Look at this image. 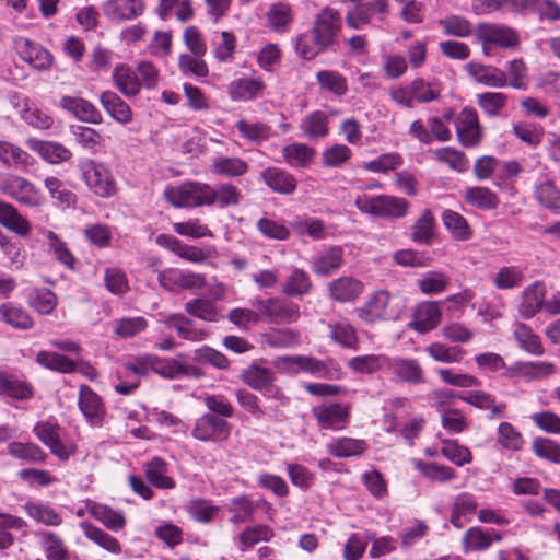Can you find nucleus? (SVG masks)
<instances>
[{
    "label": "nucleus",
    "mask_w": 560,
    "mask_h": 560,
    "mask_svg": "<svg viewBox=\"0 0 560 560\" xmlns=\"http://www.w3.org/2000/svg\"><path fill=\"white\" fill-rule=\"evenodd\" d=\"M342 19L338 10L326 7L314 18L311 35L300 34L295 38V50L304 59L311 60L332 48L338 40Z\"/></svg>",
    "instance_id": "1"
},
{
    "label": "nucleus",
    "mask_w": 560,
    "mask_h": 560,
    "mask_svg": "<svg viewBox=\"0 0 560 560\" xmlns=\"http://www.w3.org/2000/svg\"><path fill=\"white\" fill-rule=\"evenodd\" d=\"M275 365L278 370L291 374L303 371L316 377L330 380L340 378L341 375L340 366L331 358L320 361L313 357L283 355L276 359Z\"/></svg>",
    "instance_id": "2"
},
{
    "label": "nucleus",
    "mask_w": 560,
    "mask_h": 560,
    "mask_svg": "<svg viewBox=\"0 0 560 560\" xmlns=\"http://www.w3.org/2000/svg\"><path fill=\"white\" fill-rule=\"evenodd\" d=\"M354 205L359 211L377 218L401 219L409 211V202L394 195L358 196Z\"/></svg>",
    "instance_id": "3"
},
{
    "label": "nucleus",
    "mask_w": 560,
    "mask_h": 560,
    "mask_svg": "<svg viewBox=\"0 0 560 560\" xmlns=\"http://www.w3.org/2000/svg\"><path fill=\"white\" fill-rule=\"evenodd\" d=\"M210 185L199 182H186L178 186L164 189V197L175 208H192L207 206Z\"/></svg>",
    "instance_id": "4"
},
{
    "label": "nucleus",
    "mask_w": 560,
    "mask_h": 560,
    "mask_svg": "<svg viewBox=\"0 0 560 560\" xmlns=\"http://www.w3.org/2000/svg\"><path fill=\"white\" fill-rule=\"evenodd\" d=\"M476 37L481 43L486 55H489L491 47L511 49L520 45L518 33L502 24L481 23L477 27Z\"/></svg>",
    "instance_id": "5"
},
{
    "label": "nucleus",
    "mask_w": 560,
    "mask_h": 560,
    "mask_svg": "<svg viewBox=\"0 0 560 560\" xmlns=\"http://www.w3.org/2000/svg\"><path fill=\"white\" fill-rule=\"evenodd\" d=\"M0 191L28 207H37L43 201L39 189L26 178L15 174H0Z\"/></svg>",
    "instance_id": "6"
},
{
    "label": "nucleus",
    "mask_w": 560,
    "mask_h": 560,
    "mask_svg": "<svg viewBox=\"0 0 560 560\" xmlns=\"http://www.w3.org/2000/svg\"><path fill=\"white\" fill-rule=\"evenodd\" d=\"M82 175L88 187L98 197L109 198L116 192V180L104 164L86 160L81 165Z\"/></svg>",
    "instance_id": "7"
},
{
    "label": "nucleus",
    "mask_w": 560,
    "mask_h": 560,
    "mask_svg": "<svg viewBox=\"0 0 560 560\" xmlns=\"http://www.w3.org/2000/svg\"><path fill=\"white\" fill-rule=\"evenodd\" d=\"M33 433L50 450L52 455L62 462H67L77 451L74 443L60 440L59 425L56 422L49 420L37 422L33 428Z\"/></svg>",
    "instance_id": "8"
},
{
    "label": "nucleus",
    "mask_w": 560,
    "mask_h": 560,
    "mask_svg": "<svg viewBox=\"0 0 560 560\" xmlns=\"http://www.w3.org/2000/svg\"><path fill=\"white\" fill-rule=\"evenodd\" d=\"M159 283L167 291L198 290L206 285L203 275L179 268L162 270L158 277Z\"/></svg>",
    "instance_id": "9"
},
{
    "label": "nucleus",
    "mask_w": 560,
    "mask_h": 560,
    "mask_svg": "<svg viewBox=\"0 0 560 560\" xmlns=\"http://www.w3.org/2000/svg\"><path fill=\"white\" fill-rule=\"evenodd\" d=\"M13 47L20 58L36 70H47L52 66V55L27 37L15 36Z\"/></svg>",
    "instance_id": "10"
},
{
    "label": "nucleus",
    "mask_w": 560,
    "mask_h": 560,
    "mask_svg": "<svg viewBox=\"0 0 560 560\" xmlns=\"http://www.w3.org/2000/svg\"><path fill=\"white\" fill-rule=\"evenodd\" d=\"M312 415L320 429L338 431L349 422L350 411L346 404H322L312 408Z\"/></svg>",
    "instance_id": "11"
},
{
    "label": "nucleus",
    "mask_w": 560,
    "mask_h": 560,
    "mask_svg": "<svg viewBox=\"0 0 560 560\" xmlns=\"http://www.w3.org/2000/svg\"><path fill=\"white\" fill-rule=\"evenodd\" d=\"M455 127L462 145L470 148L480 143L482 131L475 109L469 107L462 109L455 118Z\"/></svg>",
    "instance_id": "12"
},
{
    "label": "nucleus",
    "mask_w": 560,
    "mask_h": 560,
    "mask_svg": "<svg viewBox=\"0 0 560 560\" xmlns=\"http://www.w3.org/2000/svg\"><path fill=\"white\" fill-rule=\"evenodd\" d=\"M229 423L212 413H205L196 420L192 436L200 441H225L230 435Z\"/></svg>",
    "instance_id": "13"
},
{
    "label": "nucleus",
    "mask_w": 560,
    "mask_h": 560,
    "mask_svg": "<svg viewBox=\"0 0 560 560\" xmlns=\"http://www.w3.org/2000/svg\"><path fill=\"white\" fill-rule=\"evenodd\" d=\"M144 10L143 0H106L102 4L104 16L114 23L135 20L141 16Z\"/></svg>",
    "instance_id": "14"
},
{
    "label": "nucleus",
    "mask_w": 560,
    "mask_h": 560,
    "mask_svg": "<svg viewBox=\"0 0 560 560\" xmlns=\"http://www.w3.org/2000/svg\"><path fill=\"white\" fill-rule=\"evenodd\" d=\"M254 306L259 311L260 319H269L275 323L280 319L294 322L300 316L296 304L278 299L258 300Z\"/></svg>",
    "instance_id": "15"
},
{
    "label": "nucleus",
    "mask_w": 560,
    "mask_h": 560,
    "mask_svg": "<svg viewBox=\"0 0 560 560\" xmlns=\"http://www.w3.org/2000/svg\"><path fill=\"white\" fill-rule=\"evenodd\" d=\"M386 370L398 381L415 385L424 383V371L416 359L388 357Z\"/></svg>",
    "instance_id": "16"
},
{
    "label": "nucleus",
    "mask_w": 560,
    "mask_h": 560,
    "mask_svg": "<svg viewBox=\"0 0 560 560\" xmlns=\"http://www.w3.org/2000/svg\"><path fill=\"white\" fill-rule=\"evenodd\" d=\"M389 294L386 291H377L366 302L355 310L358 317L365 323H375L392 318L388 313Z\"/></svg>",
    "instance_id": "17"
},
{
    "label": "nucleus",
    "mask_w": 560,
    "mask_h": 560,
    "mask_svg": "<svg viewBox=\"0 0 560 560\" xmlns=\"http://www.w3.org/2000/svg\"><path fill=\"white\" fill-rule=\"evenodd\" d=\"M154 373L166 380H176L179 377L199 378L202 373L200 369L194 365L185 364L174 358L155 357Z\"/></svg>",
    "instance_id": "18"
},
{
    "label": "nucleus",
    "mask_w": 560,
    "mask_h": 560,
    "mask_svg": "<svg viewBox=\"0 0 560 560\" xmlns=\"http://www.w3.org/2000/svg\"><path fill=\"white\" fill-rule=\"evenodd\" d=\"M442 318V311L439 302H422L415 312L410 326L418 332L424 334L435 328Z\"/></svg>",
    "instance_id": "19"
},
{
    "label": "nucleus",
    "mask_w": 560,
    "mask_h": 560,
    "mask_svg": "<svg viewBox=\"0 0 560 560\" xmlns=\"http://www.w3.org/2000/svg\"><path fill=\"white\" fill-rule=\"evenodd\" d=\"M25 143L28 149L38 153L42 159L51 164L69 161L72 156L71 151L59 142L28 138Z\"/></svg>",
    "instance_id": "20"
},
{
    "label": "nucleus",
    "mask_w": 560,
    "mask_h": 560,
    "mask_svg": "<svg viewBox=\"0 0 560 560\" xmlns=\"http://www.w3.org/2000/svg\"><path fill=\"white\" fill-rule=\"evenodd\" d=\"M345 262L343 249L330 246L313 257L311 269L317 276H329L339 270Z\"/></svg>",
    "instance_id": "21"
},
{
    "label": "nucleus",
    "mask_w": 560,
    "mask_h": 560,
    "mask_svg": "<svg viewBox=\"0 0 560 560\" xmlns=\"http://www.w3.org/2000/svg\"><path fill=\"white\" fill-rule=\"evenodd\" d=\"M363 283L349 276L339 277L328 284V292L331 300L348 303L358 299L363 292Z\"/></svg>",
    "instance_id": "22"
},
{
    "label": "nucleus",
    "mask_w": 560,
    "mask_h": 560,
    "mask_svg": "<svg viewBox=\"0 0 560 560\" xmlns=\"http://www.w3.org/2000/svg\"><path fill=\"white\" fill-rule=\"evenodd\" d=\"M265 88V82L259 78H241L229 84L228 93L234 102H248L260 97Z\"/></svg>",
    "instance_id": "23"
},
{
    "label": "nucleus",
    "mask_w": 560,
    "mask_h": 560,
    "mask_svg": "<svg viewBox=\"0 0 560 560\" xmlns=\"http://www.w3.org/2000/svg\"><path fill=\"white\" fill-rule=\"evenodd\" d=\"M60 106L81 121L97 125L103 120L101 112L88 100L63 96Z\"/></svg>",
    "instance_id": "24"
},
{
    "label": "nucleus",
    "mask_w": 560,
    "mask_h": 560,
    "mask_svg": "<svg viewBox=\"0 0 560 560\" xmlns=\"http://www.w3.org/2000/svg\"><path fill=\"white\" fill-rule=\"evenodd\" d=\"M545 298L546 289L541 282L536 281L527 285L521 295L520 315L527 319L534 317L542 308Z\"/></svg>",
    "instance_id": "25"
},
{
    "label": "nucleus",
    "mask_w": 560,
    "mask_h": 560,
    "mask_svg": "<svg viewBox=\"0 0 560 560\" xmlns=\"http://www.w3.org/2000/svg\"><path fill=\"white\" fill-rule=\"evenodd\" d=\"M79 408L84 415L85 419L96 425L102 423L104 417V406L101 397L93 392L89 386L81 385L79 393Z\"/></svg>",
    "instance_id": "26"
},
{
    "label": "nucleus",
    "mask_w": 560,
    "mask_h": 560,
    "mask_svg": "<svg viewBox=\"0 0 560 560\" xmlns=\"http://www.w3.org/2000/svg\"><path fill=\"white\" fill-rule=\"evenodd\" d=\"M0 224L20 237L28 236L32 230L30 221L23 217L13 205L1 199Z\"/></svg>",
    "instance_id": "27"
},
{
    "label": "nucleus",
    "mask_w": 560,
    "mask_h": 560,
    "mask_svg": "<svg viewBox=\"0 0 560 560\" xmlns=\"http://www.w3.org/2000/svg\"><path fill=\"white\" fill-rule=\"evenodd\" d=\"M465 70L478 83L483 85L491 88H503L508 84L506 74L493 66L469 62L465 66Z\"/></svg>",
    "instance_id": "28"
},
{
    "label": "nucleus",
    "mask_w": 560,
    "mask_h": 560,
    "mask_svg": "<svg viewBox=\"0 0 560 560\" xmlns=\"http://www.w3.org/2000/svg\"><path fill=\"white\" fill-rule=\"evenodd\" d=\"M534 197L539 205L560 213V189L548 176L542 175L535 183Z\"/></svg>",
    "instance_id": "29"
},
{
    "label": "nucleus",
    "mask_w": 560,
    "mask_h": 560,
    "mask_svg": "<svg viewBox=\"0 0 560 560\" xmlns=\"http://www.w3.org/2000/svg\"><path fill=\"white\" fill-rule=\"evenodd\" d=\"M105 112L117 122L127 125L132 121L133 114L130 106L113 91H105L100 96Z\"/></svg>",
    "instance_id": "30"
},
{
    "label": "nucleus",
    "mask_w": 560,
    "mask_h": 560,
    "mask_svg": "<svg viewBox=\"0 0 560 560\" xmlns=\"http://www.w3.org/2000/svg\"><path fill=\"white\" fill-rule=\"evenodd\" d=\"M261 177L266 185L275 192L290 195L298 186L295 177L289 172L279 167H268L262 171Z\"/></svg>",
    "instance_id": "31"
},
{
    "label": "nucleus",
    "mask_w": 560,
    "mask_h": 560,
    "mask_svg": "<svg viewBox=\"0 0 560 560\" xmlns=\"http://www.w3.org/2000/svg\"><path fill=\"white\" fill-rule=\"evenodd\" d=\"M114 85L127 97H133L139 94L141 83L138 74L129 66L119 63L115 66L112 74Z\"/></svg>",
    "instance_id": "32"
},
{
    "label": "nucleus",
    "mask_w": 560,
    "mask_h": 560,
    "mask_svg": "<svg viewBox=\"0 0 560 560\" xmlns=\"http://www.w3.org/2000/svg\"><path fill=\"white\" fill-rule=\"evenodd\" d=\"M89 513L107 529L119 532L126 526V517L121 511L112 509L102 503L92 502L88 504Z\"/></svg>",
    "instance_id": "33"
},
{
    "label": "nucleus",
    "mask_w": 560,
    "mask_h": 560,
    "mask_svg": "<svg viewBox=\"0 0 560 560\" xmlns=\"http://www.w3.org/2000/svg\"><path fill=\"white\" fill-rule=\"evenodd\" d=\"M281 153L284 162L289 166L293 168H306L313 163L316 151L305 143L293 142L284 145Z\"/></svg>",
    "instance_id": "34"
},
{
    "label": "nucleus",
    "mask_w": 560,
    "mask_h": 560,
    "mask_svg": "<svg viewBox=\"0 0 560 560\" xmlns=\"http://www.w3.org/2000/svg\"><path fill=\"white\" fill-rule=\"evenodd\" d=\"M14 107L21 119L33 128L46 130L54 124V118L50 115L37 108L26 98L16 102Z\"/></svg>",
    "instance_id": "35"
},
{
    "label": "nucleus",
    "mask_w": 560,
    "mask_h": 560,
    "mask_svg": "<svg viewBox=\"0 0 560 560\" xmlns=\"http://www.w3.org/2000/svg\"><path fill=\"white\" fill-rule=\"evenodd\" d=\"M0 162L8 167L26 171L33 166L34 159L21 147L9 141H0Z\"/></svg>",
    "instance_id": "36"
},
{
    "label": "nucleus",
    "mask_w": 560,
    "mask_h": 560,
    "mask_svg": "<svg viewBox=\"0 0 560 560\" xmlns=\"http://www.w3.org/2000/svg\"><path fill=\"white\" fill-rule=\"evenodd\" d=\"M326 448L331 456L346 458L363 454L368 448V443L364 440L343 436L332 439L327 443Z\"/></svg>",
    "instance_id": "37"
},
{
    "label": "nucleus",
    "mask_w": 560,
    "mask_h": 560,
    "mask_svg": "<svg viewBox=\"0 0 560 560\" xmlns=\"http://www.w3.org/2000/svg\"><path fill=\"white\" fill-rule=\"evenodd\" d=\"M477 508L478 504L471 493L463 492L456 495L450 522L456 528L464 527L469 522L470 516L476 513Z\"/></svg>",
    "instance_id": "38"
},
{
    "label": "nucleus",
    "mask_w": 560,
    "mask_h": 560,
    "mask_svg": "<svg viewBox=\"0 0 560 560\" xmlns=\"http://www.w3.org/2000/svg\"><path fill=\"white\" fill-rule=\"evenodd\" d=\"M167 328L175 329L177 335L190 341H200L205 338L202 330L192 327V322L180 313H173L160 319Z\"/></svg>",
    "instance_id": "39"
},
{
    "label": "nucleus",
    "mask_w": 560,
    "mask_h": 560,
    "mask_svg": "<svg viewBox=\"0 0 560 560\" xmlns=\"http://www.w3.org/2000/svg\"><path fill=\"white\" fill-rule=\"evenodd\" d=\"M23 509L26 515L36 523L45 526H59L62 516L50 505L37 501H27Z\"/></svg>",
    "instance_id": "40"
},
{
    "label": "nucleus",
    "mask_w": 560,
    "mask_h": 560,
    "mask_svg": "<svg viewBox=\"0 0 560 560\" xmlns=\"http://www.w3.org/2000/svg\"><path fill=\"white\" fill-rule=\"evenodd\" d=\"M312 280L308 273L298 267H292L290 273L287 277L281 292L289 296H303L311 292Z\"/></svg>",
    "instance_id": "41"
},
{
    "label": "nucleus",
    "mask_w": 560,
    "mask_h": 560,
    "mask_svg": "<svg viewBox=\"0 0 560 560\" xmlns=\"http://www.w3.org/2000/svg\"><path fill=\"white\" fill-rule=\"evenodd\" d=\"M0 319L14 329L26 330L34 326L31 315L11 302L0 304Z\"/></svg>",
    "instance_id": "42"
},
{
    "label": "nucleus",
    "mask_w": 560,
    "mask_h": 560,
    "mask_svg": "<svg viewBox=\"0 0 560 560\" xmlns=\"http://www.w3.org/2000/svg\"><path fill=\"white\" fill-rule=\"evenodd\" d=\"M435 218L430 209H424L411 228V240L418 244H430L435 230Z\"/></svg>",
    "instance_id": "43"
},
{
    "label": "nucleus",
    "mask_w": 560,
    "mask_h": 560,
    "mask_svg": "<svg viewBox=\"0 0 560 560\" xmlns=\"http://www.w3.org/2000/svg\"><path fill=\"white\" fill-rule=\"evenodd\" d=\"M316 81L320 90L326 91L335 96L341 97L348 92V83L346 77L336 70H319L316 73Z\"/></svg>",
    "instance_id": "44"
},
{
    "label": "nucleus",
    "mask_w": 560,
    "mask_h": 560,
    "mask_svg": "<svg viewBox=\"0 0 560 560\" xmlns=\"http://www.w3.org/2000/svg\"><path fill=\"white\" fill-rule=\"evenodd\" d=\"M40 548L47 560H68L69 552L63 540L55 533L43 530L38 533Z\"/></svg>",
    "instance_id": "45"
},
{
    "label": "nucleus",
    "mask_w": 560,
    "mask_h": 560,
    "mask_svg": "<svg viewBox=\"0 0 560 560\" xmlns=\"http://www.w3.org/2000/svg\"><path fill=\"white\" fill-rule=\"evenodd\" d=\"M243 381L256 390H273V372L265 366L250 365L243 372Z\"/></svg>",
    "instance_id": "46"
},
{
    "label": "nucleus",
    "mask_w": 560,
    "mask_h": 560,
    "mask_svg": "<svg viewBox=\"0 0 560 560\" xmlns=\"http://www.w3.org/2000/svg\"><path fill=\"white\" fill-rule=\"evenodd\" d=\"M300 128L310 139L324 138L329 132L328 116L322 110L312 112L302 119Z\"/></svg>",
    "instance_id": "47"
},
{
    "label": "nucleus",
    "mask_w": 560,
    "mask_h": 560,
    "mask_svg": "<svg viewBox=\"0 0 560 560\" xmlns=\"http://www.w3.org/2000/svg\"><path fill=\"white\" fill-rule=\"evenodd\" d=\"M213 174L226 177L243 176L248 171V164L240 158L218 156L211 163Z\"/></svg>",
    "instance_id": "48"
},
{
    "label": "nucleus",
    "mask_w": 560,
    "mask_h": 560,
    "mask_svg": "<svg viewBox=\"0 0 560 560\" xmlns=\"http://www.w3.org/2000/svg\"><path fill=\"white\" fill-rule=\"evenodd\" d=\"M464 200L471 206L483 210L495 209L499 205L497 195L486 187H468L463 195Z\"/></svg>",
    "instance_id": "49"
},
{
    "label": "nucleus",
    "mask_w": 560,
    "mask_h": 560,
    "mask_svg": "<svg viewBox=\"0 0 560 560\" xmlns=\"http://www.w3.org/2000/svg\"><path fill=\"white\" fill-rule=\"evenodd\" d=\"M513 335L518 346L528 353L541 355L544 347L540 338L532 330V328L523 323L514 325Z\"/></svg>",
    "instance_id": "50"
},
{
    "label": "nucleus",
    "mask_w": 560,
    "mask_h": 560,
    "mask_svg": "<svg viewBox=\"0 0 560 560\" xmlns=\"http://www.w3.org/2000/svg\"><path fill=\"white\" fill-rule=\"evenodd\" d=\"M80 527L82 528L85 537L98 545L101 548L113 553H119L121 551V546L115 537L94 526L90 522H82Z\"/></svg>",
    "instance_id": "51"
},
{
    "label": "nucleus",
    "mask_w": 560,
    "mask_h": 560,
    "mask_svg": "<svg viewBox=\"0 0 560 560\" xmlns=\"http://www.w3.org/2000/svg\"><path fill=\"white\" fill-rule=\"evenodd\" d=\"M209 195L207 206L218 205L220 208L236 206L242 198L240 189L230 184H221L217 187L210 186Z\"/></svg>",
    "instance_id": "52"
},
{
    "label": "nucleus",
    "mask_w": 560,
    "mask_h": 560,
    "mask_svg": "<svg viewBox=\"0 0 560 560\" xmlns=\"http://www.w3.org/2000/svg\"><path fill=\"white\" fill-rule=\"evenodd\" d=\"M330 338L338 345L354 349L358 343V336L354 327L347 320L340 319L328 324Z\"/></svg>",
    "instance_id": "53"
},
{
    "label": "nucleus",
    "mask_w": 560,
    "mask_h": 560,
    "mask_svg": "<svg viewBox=\"0 0 560 560\" xmlns=\"http://www.w3.org/2000/svg\"><path fill=\"white\" fill-rule=\"evenodd\" d=\"M442 221L445 229L452 234L453 238L458 241L469 240L472 232L466 219L453 210H444L442 213Z\"/></svg>",
    "instance_id": "54"
},
{
    "label": "nucleus",
    "mask_w": 560,
    "mask_h": 560,
    "mask_svg": "<svg viewBox=\"0 0 560 560\" xmlns=\"http://www.w3.org/2000/svg\"><path fill=\"white\" fill-rule=\"evenodd\" d=\"M167 465L161 458H153L145 466V476L150 483L160 489H173L175 481L167 475Z\"/></svg>",
    "instance_id": "55"
},
{
    "label": "nucleus",
    "mask_w": 560,
    "mask_h": 560,
    "mask_svg": "<svg viewBox=\"0 0 560 560\" xmlns=\"http://www.w3.org/2000/svg\"><path fill=\"white\" fill-rule=\"evenodd\" d=\"M441 454L454 465L462 467L472 462L470 450L456 440H442Z\"/></svg>",
    "instance_id": "56"
},
{
    "label": "nucleus",
    "mask_w": 560,
    "mask_h": 560,
    "mask_svg": "<svg viewBox=\"0 0 560 560\" xmlns=\"http://www.w3.org/2000/svg\"><path fill=\"white\" fill-rule=\"evenodd\" d=\"M412 463L415 468L420 471L422 476L432 481L446 482L456 478L455 470L448 466L436 463H423L419 459H413Z\"/></svg>",
    "instance_id": "57"
},
{
    "label": "nucleus",
    "mask_w": 560,
    "mask_h": 560,
    "mask_svg": "<svg viewBox=\"0 0 560 560\" xmlns=\"http://www.w3.org/2000/svg\"><path fill=\"white\" fill-rule=\"evenodd\" d=\"M8 452L14 458L31 463H44L47 459V454L37 444L32 442H11L8 445Z\"/></svg>",
    "instance_id": "58"
},
{
    "label": "nucleus",
    "mask_w": 560,
    "mask_h": 560,
    "mask_svg": "<svg viewBox=\"0 0 560 560\" xmlns=\"http://www.w3.org/2000/svg\"><path fill=\"white\" fill-rule=\"evenodd\" d=\"M497 441L502 448L518 452L523 448L522 433L510 422H501L497 430Z\"/></svg>",
    "instance_id": "59"
},
{
    "label": "nucleus",
    "mask_w": 560,
    "mask_h": 560,
    "mask_svg": "<svg viewBox=\"0 0 560 560\" xmlns=\"http://www.w3.org/2000/svg\"><path fill=\"white\" fill-rule=\"evenodd\" d=\"M257 506L258 502H254L246 495L233 498L229 505V511L232 513L231 522L241 524L250 521Z\"/></svg>",
    "instance_id": "60"
},
{
    "label": "nucleus",
    "mask_w": 560,
    "mask_h": 560,
    "mask_svg": "<svg viewBox=\"0 0 560 560\" xmlns=\"http://www.w3.org/2000/svg\"><path fill=\"white\" fill-rule=\"evenodd\" d=\"M433 158L440 162L448 165L450 168L463 173L468 168V160L465 154L455 148L444 147L432 151Z\"/></svg>",
    "instance_id": "61"
},
{
    "label": "nucleus",
    "mask_w": 560,
    "mask_h": 560,
    "mask_svg": "<svg viewBox=\"0 0 560 560\" xmlns=\"http://www.w3.org/2000/svg\"><path fill=\"white\" fill-rule=\"evenodd\" d=\"M387 355L366 354L352 358L348 365L357 373H374L387 368Z\"/></svg>",
    "instance_id": "62"
},
{
    "label": "nucleus",
    "mask_w": 560,
    "mask_h": 560,
    "mask_svg": "<svg viewBox=\"0 0 560 560\" xmlns=\"http://www.w3.org/2000/svg\"><path fill=\"white\" fill-rule=\"evenodd\" d=\"M72 133L84 149L92 153H97L104 148V138L95 129L88 126H77L72 128Z\"/></svg>",
    "instance_id": "63"
},
{
    "label": "nucleus",
    "mask_w": 560,
    "mask_h": 560,
    "mask_svg": "<svg viewBox=\"0 0 560 560\" xmlns=\"http://www.w3.org/2000/svg\"><path fill=\"white\" fill-rule=\"evenodd\" d=\"M533 453L545 460L560 465V444L548 438H536L532 442Z\"/></svg>",
    "instance_id": "64"
}]
</instances>
